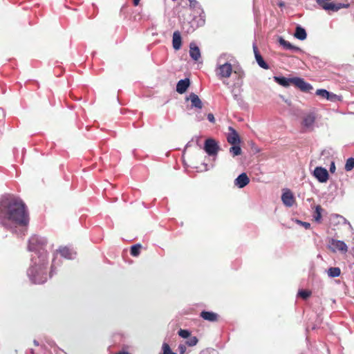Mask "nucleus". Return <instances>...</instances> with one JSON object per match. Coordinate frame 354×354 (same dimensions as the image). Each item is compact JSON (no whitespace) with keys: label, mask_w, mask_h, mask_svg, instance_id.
Returning <instances> with one entry per match:
<instances>
[{"label":"nucleus","mask_w":354,"mask_h":354,"mask_svg":"<svg viewBox=\"0 0 354 354\" xmlns=\"http://www.w3.org/2000/svg\"><path fill=\"white\" fill-rule=\"evenodd\" d=\"M29 213L25 203L12 194L0 198V224L19 236L25 235Z\"/></svg>","instance_id":"f257e3e1"},{"label":"nucleus","mask_w":354,"mask_h":354,"mask_svg":"<svg viewBox=\"0 0 354 354\" xmlns=\"http://www.w3.org/2000/svg\"><path fill=\"white\" fill-rule=\"evenodd\" d=\"M47 263L48 261L43 264L36 257H31V265L27 270V274L32 283L41 284L47 281Z\"/></svg>","instance_id":"f03ea898"},{"label":"nucleus","mask_w":354,"mask_h":354,"mask_svg":"<svg viewBox=\"0 0 354 354\" xmlns=\"http://www.w3.org/2000/svg\"><path fill=\"white\" fill-rule=\"evenodd\" d=\"M47 240L45 237L33 235L28 241V250L34 252L32 257H36L41 263H46L47 261L48 253L46 250Z\"/></svg>","instance_id":"7ed1b4c3"},{"label":"nucleus","mask_w":354,"mask_h":354,"mask_svg":"<svg viewBox=\"0 0 354 354\" xmlns=\"http://www.w3.org/2000/svg\"><path fill=\"white\" fill-rule=\"evenodd\" d=\"M273 79L275 82L283 87H288L290 84H292L304 93H310L313 89V86L301 77H295L288 78L283 76H274Z\"/></svg>","instance_id":"20e7f679"},{"label":"nucleus","mask_w":354,"mask_h":354,"mask_svg":"<svg viewBox=\"0 0 354 354\" xmlns=\"http://www.w3.org/2000/svg\"><path fill=\"white\" fill-rule=\"evenodd\" d=\"M203 149L209 156L216 158L220 147L218 142L214 139L209 138L205 140Z\"/></svg>","instance_id":"39448f33"},{"label":"nucleus","mask_w":354,"mask_h":354,"mask_svg":"<svg viewBox=\"0 0 354 354\" xmlns=\"http://www.w3.org/2000/svg\"><path fill=\"white\" fill-rule=\"evenodd\" d=\"M232 72V64L228 62L218 64L216 68V74L219 79L228 78Z\"/></svg>","instance_id":"423d86ee"},{"label":"nucleus","mask_w":354,"mask_h":354,"mask_svg":"<svg viewBox=\"0 0 354 354\" xmlns=\"http://www.w3.org/2000/svg\"><path fill=\"white\" fill-rule=\"evenodd\" d=\"M315 123V116L314 113H308L304 116L301 125L303 128V132L308 131H313Z\"/></svg>","instance_id":"0eeeda50"},{"label":"nucleus","mask_w":354,"mask_h":354,"mask_svg":"<svg viewBox=\"0 0 354 354\" xmlns=\"http://www.w3.org/2000/svg\"><path fill=\"white\" fill-rule=\"evenodd\" d=\"M313 175L319 183H326L329 177L327 169L322 167H315Z\"/></svg>","instance_id":"6e6552de"},{"label":"nucleus","mask_w":354,"mask_h":354,"mask_svg":"<svg viewBox=\"0 0 354 354\" xmlns=\"http://www.w3.org/2000/svg\"><path fill=\"white\" fill-rule=\"evenodd\" d=\"M57 251L60 254L61 257L66 259L71 260L76 257V252L67 246H61Z\"/></svg>","instance_id":"1a4fd4ad"},{"label":"nucleus","mask_w":354,"mask_h":354,"mask_svg":"<svg viewBox=\"0 0 354 354\" xmlns=\"http://www.w3.org/2000/svg\"><path fill=\"white\" fill-rule=\"evenodd\" d=\"M229 133L227 135V140L231 145H239L241 142L240 137L237 131L232 127H228Z\"/></svg>","instance_id":"9d476101"},{"label":"nucleus","mask_w":354,"mask_h":354,"mask_svg":"<svg viewBox=\"0 0 354 354\" xmlns=\"http://www.w3.org/2000/svg\"><path fill=\"white\" fill-rule=\"evenodd\" d=\"M186 100L191 101V108L201 109L203 107L202 101L201 100L199 97L194 93H191L189 97H186Z\"/></svg>","instance_id":"9b49d317"},{"label":"nucleus","mask_w":354,"mask_h":354,"mask_svg":"<svg viewBox=\"0 0 354 354\" xmlns=\"http://www.w3.org/2000/svg\"><path fill=\"white\" fill-rule=\"evenodd\" d=\"M281 200L283 203L288 207L293 205L295 203V198L292 193L289 190L286 189L281 196Z\"/></svg>","instance_id":"f8f14e48"},{"label":"nucleus","mask_w":354,"mask_h":354,"mask_svg":"<svg viewBox=\"0 0 354 354\" xmlns=\"http://www.w3.org/2000/svg\"><path fill=\"white\" fill-rule=\"evenodd\" d=\"M250 183V178L245 173H241L234 180V185L239 188H243Z\"/></svg>","instance_id":"ddd939ff"},{"label":"nucleus","mask_w":354,"mask_h":354,"mask_svg":"<svg viewBox=\"0 0 354 354\" xmlns=\"http://www.w3.org/2000/svg\"><path fill=\"white\" fill-rule=\"evenodd\" d=\"M278 41L279 44L286 50H290L292 52H302V50L299 47L292 45L281 37L279 38Z\"/></svg>","instance_id":"4468645a"},{"label":"nucleus","mask_w":354,"mask_h":354,"mask_svg":"<svg viewBox=\"0 0 354 354\" xmlns=\"http://www.w3.org/2000/svg\"><path fill=\"white\" fill-rule=\"evenodd\" d=\"M190 84L189 79L185 78L178 82L176 84V91L180 93H184L188 88Z\"/></svg>","instance_id":"2eb2a0df"},{"label":"nucleus","mask_w":354,"mask_h":354,"mask_svg":"<svg viewBox=\"0 0 354 354\" xmlns=\"http://www.w3.org/2000/svg\"><path fill=\"white\" fill-rule=\"evenodd\" d=\"M331 245L333 246L332 250L333 251L337 250L343 252H346L348 250V247L343 241L332 239Z\"/></svg>","instance_id":"dca6fc26"},{"label":"nucleus","mask_w":354,"mask_h":354,"mask_svg":"<svg viewBox=\"0 0 354 354\" xmlns=\"http://www.w3.org/2000/svg\"><path fill=\"white\" fill-rule=\"evenodd\" d=\"M172 46L174 50H178L182 46V37L178 30L174 31L172 37Z\"/></svg>","instance_id":"f3484780"},{"label":"nucleus","mask_w":354,"mask_h":354,"mask_svg":"<svg viewBox=\"0 0 354 354\" xmlns=\"http://www.w3.org/2000/svg\"><path fill=\"white\" fill-rule=\"evenodd\" d=\"M200 316L203 319L211 322H216L218 318V315L217 313L212 312V311H207V310H203L201 313Z\"/></svg>","instance_id":"a211bd4d"},{"label":"nucleus","mask_w":354,"mask_h":354,"mask_svg":"<svg viewBox=\"0 0 354 354\" xmlns=\"http://www.w3.org/2000/svg\"><path fill=\"white\" fill-rule=\"evenodd\" d=\"M189 55L194 61H198L201 57V51L198 46L195 44L191 43L189 45Z\"/></svg>","instance_id":"6ab92c4d"},{"label":"nucleus","mask_w":354,"mask_h":354,"mask_svg":"<svg viewBox=\"0 0 354 354\" xmlns=\"http://www.w3.org/2000/svg\"><path fill=\"white\" fill-rule=\"evenodd\" d=\"M294 36L297 39L303 41L306 39L307 33L306 30L303 27H301L300 25H297L295 28Z\"/></svg>","instance_id":"aec40b11"},{"label":"nucleus","mask_w":354,"mask_h":354,"mask_svg":"<svg viewBox=\"0 0 354 354\" xmlns=\"http://www.w3.org/2000/svg\"><path fill=\"white\" fill-rule=\"evenodd\" d=\"M327 273L331 278L337 277L341 274V270L338 267H331L328 269Z\"/></svg>","instance_id":"412c9836"},{"label":"nucleus","mask_w":354,"mask_h":354,"mask_svg":"<svg viewBox=\"0 0 354 354\" xmlns=\"http://www.w3.org/2000/svg\"><path fill=\"white\" fill-rule=\"evenodd\" d=\"M232 146L230 148V153L233 157L239 156L241 154L242 150L239 145H232Z\"/></svg>","instance_id":"4be33fe9"},{"label":"nucleus","mask_w":354,"mask_h":354,"mask_svg":"<svg viewBox=\"0 0 354 354\" xmlns=\"http://www.w3.org/2000/svg\"><path fill=\"white\" fill-rule=\"evenodd\" d=\"M322 208L320 205H317L315 207V212H314V214H313V218L315 219V221L317 223H320L321 222V219H322Z\"/></svg>","instance_id":"5701e85b"},{"label":"nucleus","mask_w":354,"mask_h":354,"mask_svg":"<svg viewBox=\"0 0 354 354\" xmlns=\"http://www.w3.org/2000/svg\"><path fill=\"white\" fill-rule=\"evenodd\" d=\"M255 59L258 64V65L264 69H268L269 65L264 61L261 54H257V57H255Z\"/></svg>","instance_id":"b1692460"},{"label":"nucleus","mask_w":354,"mask_h":354,"mask_svg":"<svg viewBox=\"0 0 354 354\" xmlns=\"http://www.w3.org/2000/svg\"><path fill=\"white\" fill-rule=\"evenodd\" d=\"M330 8H332L333 12H337L341 8H348L349 7L348 3H334L333 5H330L328 6Z\"/></svg>","instance_id":"393cba45"},{"label":"nucleus","mask_w":354,"mask_h":354,"mask_svg":"<svg viewBox=\"0 0 354 354\" xmlns=\"http://www.w3.org/2000/svg\"><path fill=\"white\" fill-rule=\"evenodd\" d=\"M326 100L332 102H341L342 101V96L329 92Z\"/></svg>","instance_id":"a878e982"},{"label":"nucleus","mask_w":354,"mask_h":354,"mask_svg":"<svg viewBox=\"0 0 354 354\" xmlns=\"http://www.w3.org/2000/svg\"><path fill=\"white\" fill-rule=\"evenodd\" d=\"M140 248L141 245L139 243L132 245L130 250L131 255L133 257H138L140 253Z\"/></svg>","instance_id":"bb28decb"},{"label":"nucleus","mask_w":354,"mask_h":354,"mask_svg":"<svg viewBox=\"0 0 354 354\" xmlns=\"http://www.w3.org/2000/svg\"><path fill=\"white\" fill-rule=\"evenodd\" d=\"M198 339L196 336H189L188 338H187V340L185 341V345L189 346H194L196 345L198 343Z\"/></svg>","instance_id":"cd10ccee"},{"label":"nucleus","mask_w":354,"mask_h":354,"mask_svg":"<svg viewBox=\"0 0 354 354\" xmlns=\"http://www.w3.org/2000/svg\"><path fill=\"white\" fill-rule=\"evenodd\" d=\"M160 354H177L174 352H173L169 346V345L164 342L162 345V353Z\"/></svg>","instance_id":"c85d7f7f"},{"label":"nucleus","mask_w":354,"mask_h":354,"mask_svg":"<svg viewBox=\"0 0 354 354\" xmlns=\"http://www.w3.org/2000/svg\"><path fill=\"white\" fill-rule=\"evenodd\" d=\"M354 168V158H349L345 165V170L349 171Z\"/></svg>","instance_id":"c756f323"},{"label":"nucleus","mask_w":354,"mask_h":354,"mask_svg":"<svg viewBox=\"0 0 354 354\" xmlns=\"http://www.w3.org/2000/svg\"><path fill=\"white\" fill-rule=\"evenodd\" d=\"M317 3L324 10L332 11V8H330L328 6H330V5H333V3H328L326 1H323L321 2V1H319L318 0H317Z\"/></svg>","instance_id":"7c9ffc66"},{"label":"nucleus","mask_w":354,"mask_h":354,"mask_svg":"<svg viewBox=\"0 0 354 354\" xmlns=\"http://www.w3.org/2000/svg\"><path fill=\"white\" fill-rule=\"evenodd\" d=\"M328 93H329V91H328L327 90L324 89V88L317 89L315 92V94L317 95H319L324 99L327 98V97L328 96Z\"/></svg>","instance_id":"2f4dec72"},{"label":"nucleus","mask_w":354,"mask_h":354,"mask_svg":"<svg viewBox=\"0 0 354 354\" xmlns=\"http://www.w3.org/2000/svg\"><path fill=\"white\" fill-rule=\"evenodd\" d=\"M178 334L179 336L185 339L188 338L191 335L190 331L187 329H180Z\"/></svg>","instance_id":"473e14b6"},{"label":"nucleus","mask_w":354,"mask_h":354,"mask_svg":"<svg viewBox=\"0 0 354 354\" xmlns=\"http://www.w3.org/2000/svg\"><path fill=\"white\" fill-rule=\"evenodd\" d=\"M298 295L299 297H301V298L306 299L307 298H308L310 297V292H309L308 290H300L298 292Z\"/></svg>","instance_id":"72a5a7b5"},{"label":"nucleus","mask_w":354,"mask_h":354,"mask_svg":"<svg viewBox=\"0 0 354 354\" xmlns=\"http://www.w3.org/2000/svg\"><path fill=\"white\" fill-rule=\"evenodd\" d=\"M189 2V6L192 9L196 10L199 9L201 10V6L198 3V2L196 0H188Z\"/></svg>","instance_id":"f704fd0d"},{"label":"nucleus","mask_w":354,"mask_h":354,"mask_svg":"<svg viewBox=\"0 0 354 354\" xmlns=\"http://www.w3.org/2000/svg\"><path fill=\"white\" fill-rule=\"evenodd\" d=\"M55 268H56V259H54L53 260V262H52V265H51V269H50V273H49V277H52L53 275L56 273L55 272Z\"/></svg>","instance_id":"c9c22d12"},{"label":"nucleus","mask_w":354,"mask_h":354,"mask_svg":"<svg viewBox=\"0 0 354 354\" xmlns=\"http://www.w3.org/2000/svg\"><path fill=\"white\" fill-rule=\"evenodd\" d=\"M200 354H218V352L214 349H205L202 351Z\"/></svg>","instance_id":"e433bc0d"},{"label":"nucleus","mask_w":354,"mask_h":354,"mask_svg":"<svg viewBox=\"0 0 354 354\" xmlns=\"http://www.w3.org/2000/svg\"><path fill=\"white\" fill-rule=\"evenodd\" d=\"M178 350L180 351V354H183L186 351V345L185 344H179Z\"/></svg>","instance_id":"4c0bfd02"},{"label":"nucleus","mask_w":354,"mask_h":354,"mask_svg":"<svg viewBox=\"0 0 354 354\" xmlns=\"http://www.w3.org/2000/svg\"><path fill=\"white\" fill-rule=\"evenodd\" d=\"M297 222L301 225H302L303 227H304L306 229H309L310 227V224L308 222H304V221H297Z\"/></svg>","instance_id":"58836bf2"},{"label":"nucleus","mask_w":354,"mask_h":354,"mask_svg":"<svg viewBox=\"0 0 354 354\" xmlns=\"http://www.w3.org/2000/svg\"><path fill=\"white\" fill-rule=\"evenodd\" d=\"M207 120L210 122L214 123L215 122L214 116L212 113H209L207 115Z\"/></svg>","instance_id":"ea45409f"},{"label":"nucleus","mask_w":354,"mask_h":354,"mask_svg":"<svg viewBox=\"0 0 354 354\" xmlns=\"http://www.w3.org/2000/svg\"><path fill=\"white\" fill-rule=\"evenodd\" d=\"M253 51H254V57H257V54H260V53L258 50V48L254 43L253 44Z\"/></svg>","instance_id":"a19ab883"},{"label":"nucleus","mask_w":354,"mask_h":354,"mask_svg":"<svg viewBox=\"0 0 354 354\" xmlns=\"http://www.w3.org/2000/svg\"><path fill=\"white\" fill-rule=\"evenodd\" d=\"M335 170V163L334 162H332L330 166V171L331 172H334Z\"/></svg>","instance_id":"79ce46f5"},{"label":"nucleus","mask_w":354,"mask_h":354,"mask_svg":"<svg viewBox=\"0 0 354 354\" xmlns=\"http://www.w3.org/2000/svg\"><path fill=\"white\" fill-rule=\"evenodd\" d=\"M233 97H234V99L235 100H236L238 102L241 100L240 96L238 94H236V93H233Z\"/></svg>","instance_id":"37998d69"},{"label":"nucleus","mask_w":354,"mask_h":354,"mask_svg":"<svg viewBox=\"0 0 354 354\" xmlns=\"http://www.w3.org/2000/svg\"><path fill=\"white\" fill-rule=\"evenodd\" d=\"M341 218H343V219L344 220V223H348V224L349 225V227H350L351 230H353V227H352L351 225L350 224V223H349L347 220H346L344 218H343L342 216H341Z\"/></svg>","instance_id":"c03bdc74"},{"label":"nucleus","mask_w":354,"mask_h":354,"mask_svg":"<svg viewBox=\"0 0 354 354\" xmlns=\"http://www.w3.org/2000/svg\"><path fill=\"white\" fill-rule=\"evenodd\" d=\"M140 1V0H133V5H134L135 6H137L139 4Z\"/></svg>","instance_id":"a18cd8bd"},{"label":"nucleus","mask_w":354,"mask_h":354,"mask_svg":"<svg viewBox=\"0 0 354 354\" xmlns=\"http://www.w3.org/2000/svg\"><path fill=\"white\" fill-rule=\"evenodd\" d=\"M278 6H279V7H283V6H285V3H284V2L281 1V2H279V3H278Z\"/></svg>","instance_id":"49530a36"},{"label":"nucleus","mask_w":354,"mask_h":354,"mask_svg":"<svg viewBox=\"0 0 354 354\" xmlns=\"http://www.w3.org/2000/svg\"><path fill=\"white\" fill-rule=\"evenodd\" d=\"M34 344H35V345H36V346H38V345H39V342H38L37 340H34Z\"/></svg>","instance_id":"de8ad7c7"},{"label":"nucleus","mask_w":354,"mask_h":354,"mask_svg":"<svg viewBox=\"0 0 354 354\" xmlns=\"http://www.w3.org/2000/svg\"><path fill=\"white\" fill-rule=\"evenodd\" d=\"M221 58H222V57H220L219 59H218V62L219 63L221 62Z\"/></svg>","instance_id":"09e8293b"}]
</instances>
